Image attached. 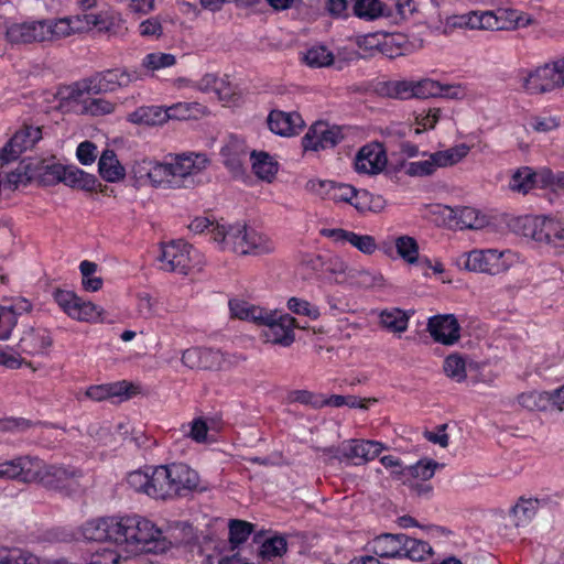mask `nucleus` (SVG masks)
<instances>
[{
  "instance_id": "f257e3e1",
  "label": "nucleus",
  "mask_w": 564,
  "mask_h": 564,
  "mask_svg": "<svg viewBox=\"0 0 564 564\" xmlns=\"http://www.w3.org/2000/svg\"><path fill=\"white\" fill-rule=\"evenodd\" d=\"M118 544L128 553L162 552L166 549L163 532L152 521L140 516L119 517Z\"/></svg>"
},
{
  "instance_id": "f03ea898",
  "label": "nucleus",
  "mask_w": 564,
  "mask_h": 564,
  "mask_svg": "<svg viewBox=\"0 0 564 564\" xmlns=\"http://www.w3.org/2000/svg\"><path fill=\"white\" fill-rule=\"evenodd\" d=\"M213 240L218 242L223 250L239 254L263 256L272 253L275 249L273 240L268 235L245 224L214 227Z\"/></svg>"
},
{
  "instance_id": "7ed1b4c3",
  "label": "nucleus",
  "mask_w": 564,
  "mask_h": 564,
  "mask_svg": "<svg viewBox=\"0 0 564 564\" xmlns=\"http://www.w3.org/2000/svg\"><path fill=\"white\" fill-rule=\"evenodd\" d=\"M209 160L203 153H182L163 162L165 167L162 188H188L196 185V176L208 165Z\"/></svg>"
},
{
  "instance_id": "20e7f679",
  "label": "nucleus",
  "mask_w": 564,
  "mask_h": 564,
  "mask_svg": "<svg viewBox=\"0 0 564 564\" xmlns=\"http://www.w3.org/2000/svg\"><path fill=\"white\" fill-rule=\"evenodd\" d=\"M520 17L514 10L469 11L446 19V26L469 30H507L518 26Z\"/></svg>"
},
{
  "instance_id": "39448f33",
  "label": "nucleus",
  "mask_w": 564,
  "mask_h": 564,
  "mask_svg": "<svg viewBox=\"0 0 564 564\" xmlns=\"http://www.w3.org/2000/svg\"><path fill=\"white\" fill-rule=\"evenodd\" d=\"M199 476L186 464L159 466L156 490L162 500L186 496L198 487Z\"/></svg>"
},
{
  "instance_id": "423d86ee",
  "label": "nucleus",
  "mask_w": 564,
  "mask_h": 564,
  "mask_svg": "<svg viewBox=\"0 0 564 564\" xmlns=\"http://www.w3.org/2000/svg\"><path fill=\"white\" fill-rule=\"evenodd\" d=\"M53 296L61 310L73 319L89 323L104 321L105 312L100 306L83 300L73 291L57 289Z\"/></svg>"
},
{
  "instance_id": "0eeeda50",
  "label": "nucleus",
  "mask_w": 564,
  "mask_h": 564,
  "mask_svg": "<svg viewBox=\"0 0 564 564\" xmlns=\"http://www.w3.org/2000/svg\"><path fill=\"white\" fill-rule=\"evenodd\" d=\"M260 325L265 327L262 337L267 343L289 347L295 340L294 329L297 324L290 314L268 311Z\"/></svg>"
},
{
  "instance_id": "6e6552de",
  "label": "nucleus",
  "mask_w": 564,
  "mask_h": 564,
  "mask_svg": "<svg viewBox=\"0 0 564 564\" xmlns=\"http://www.w3.org/2000/svg\"><path fill=\"white\" fill-rule=\"evenodd\" d=\"M35 481L41 482L44 487L70 495L76 492L79 485V474L77 470H69L59 466H46L40 459L39 477Z\"/></svg>"
},
{
  "instance_id": "1a4fd4ad",
  "label": "nucleus",
  "mask_w": 564,
  "mask_h": 564,
  "mask_svg": "<svg viewBox=\"0 0 564 564\" xmlns=\"http://www.w3.org/2000/svg\"><path fill=\"white\" fill-rule=\"evenodd\" d=\"M503 253L496 249L471 250L463 253L458 258V264L468 271L482 272L488 274H499L507 270V264L502 260Z\"/></svg>"
},
{
  "instance_id": "9d476101",
  "label": "nucleus",
  "mask_w": 564,
  "mask_h": 564,
  "mask_svg": "<svg viewBox=\"0 0 564 564\" xmlns=\"http://www.w3.org/2000/svg\"><path fill=\"white\" fill-rule=\"evenodd\" d=\"M192 246L183 240H173L161 245L158 258L160 269L166 272L186 274L192 265Z\"/></svg>"
},
{
  "instance_id": "9b49d317",
  "label": "nucleus",
  "mask_w": 564,
  "mask_h": 564,
  "mask_svg": "<svg viewBox=\"0 0 564 564\" xmlns=\"http://www.w3.org/2000/svg\"><path fill=\"white\" fill-rule=\"evenodd\" d=\"M383 448V445L377 441L348 440L343 442L337 448L328 449V452L339 460H354L355 465H359L378 457Z\"/></svg>"
},
{
  "instance_id": "f8f14e48",
  "label": "nucleus",
  "mask_w": 564,
  "mask_h": 564,
  "mask_svg": "<svg viewBox=\"0 0 564 564\" xmlns=\"http://www.w3.org/2000/svg\"><path fill=\"white\" fill-rule=\"evenodd\" d=\"M140 78L137 72H129L126 68L107 69L96 73L88 78V89L94 95L112 93L119 88L127 87Z\"/></svg>"
},
{
  "instance_id": "ddd939ff",
  "label": "nucleus",
  "mask_w": 564,
  "mask_h": 564,
  "mask_svg": "<svg viewBox=\"0 0 564 564\" xmlns=\"http://www.w3.org/2000/svg\"><path fill=\"white\" fill-rule=\"evenodd\" d=\"M343 139L340 127L318 121L310 127L302 139V144L305 151H319L336 147Z\"/></svg>"
},
{
  "instance_id": "4468645a",
  "label": "nucleus",
  "mask_w": 564,
  "mask_h": 564,
  "mask_svg": "<svg viewBox=\"0 0 564 564\" xmlns=\"http://www.w3.org/2000/svg\"><path fill=\"white\" fill-rule=\"evenodd\" d=\"M40 459L32 456H19L0 463V479L34 482L39 477Z\"/></svg>"
},
{
  "instance_id": "2eb2a0df",
  "label": "nucleus",
  "mask_w": 564,
  "mask_h": 564,
  "mask_svg": "<svg viewBox=\"0 0 564 564\" xmlns=\"http://www.w3.org/2000/svg\"><path fill=\"white\" fill-rule=\"evenodd\" d=\"M42 138L37 127H25L17 131L11 139L0 148V166L17 160L24 151L33 148Z\"/></svg>"
},
{
  "instance_id": "dca6fc26",
  "label": "nucleus",
  "mask_w": 564,
  "mask_h": 564,
  "mask_svg": "<svg viewBox=\"0 0 564 564\" xmlns=\"http://www.w3.org/2000/svg\"><path fill=\"white\" fill-rule=\"evenodd\" d=\"M427 330L436 343L445 346H452L460 338V326L453 314L430 317Z\"/></svg>"
},
{
  "instance_id": "f3484780",
  "label": "nucleus",
  "mask_w": 564,
  "mask_h": 564,
  "mask_svg": "<svg viewBox=\"0 0 564 564\" xmlns=\"http://www.w3.org/2000/svg\"><path fill=\"white\" fill-rule=\"evenodd\" d=\"M119 517L93 519L82 527V534L87 541L112 542L118 544Z\"/></svg>"
},
{
  "instance_id": "a211bd4d",
  "label": "nucleus",
  "mask_w": 564,
  "mask_h": 564,
  "mask_svg": "<svg viewBox=\"0 0 564 564\" xmlns=\"http://www.w3.org/2000/svg\"><path fill=\"white\" fill-rule=\"evenodd\" d=\"M181 360L189 369L219 370L225 362V356L220 350L194 347L186 349Z\"/></svg>"
},
{
  "instance_id": "6ab92c4d",
  "label": "nucleus",
  "mask_w": 564,
  "mask_h": 564,
  "mask_svg": "<svg viewBox=\"0 0 564 564\" xmlns=\"http://www.w3.org/2000/svg\"><path fill=\"white\" fill-rule=\"evenodd\" d=\"M531 238L539 242L564 246V221L549 216H536L532 223Z\"/></svg>"
},
{
  "instance_id": "aec40b11",
  "label": "nucleus",
  "mask_w": 564,
  "mask_h": 564,
  "mask_svg": "<svg viewBox=\"0 0 564 564\" xmlns=\"http://www.w3.org/2000/svg\"><path fill=\"white\" fill-rule=\"evenodd\" d=\"M45 32L42 21H29L11 23L6 26V40L12 45L30 44L45 41Z\"/></svg>"
},
{
  "instance_id": "412c9836",
  "label": "nucleus",
  "mask_w": 564,
  "mask_h": 564,
  "mask_svg": "<svg viewBox=\"0 0 564 564\" xmlns=\"http://www.w3.org/2000/svg\"><path fill=\"white\" fill-rule=\"evenodd\" d=\"M387 163V156L382 147L378 143L364 145L355 160V169L359 173L376 174L382 171Z\"/></svg>"
},
{
  "instance_id": "4be33fe9",
  "label": "nucleus",
  "mask_w": 564,
  "mask_h": 564,
  "mask_svg": "<svg viewBox=\"0 0 564 564\" xmlns=\"http://www.w3.org/2000/svg\"><path fill=\"white\" fill-rule=\"evenodd\" d=\"M403 541H406V535L403 533H383L368 542L367 550L378 557L401 558Z\"/></svg>"
},
{
  "instance_id": "5701e85b",
  "label": "nucleus",
  "mask_w": 564,
  "mask_h": 564,
  "mask_svg": "<svg viewBox=\"0 0 564 564\" xmlns=\"http://www.w3.org/2000/svg\"><path fill=\"white\" fill-rule=\"evenodd\" d=\"M321 235L335 242H348L365 254H372L377 250L376 239L370 235H358L341 228H324L321 230Z\"/></svg>"
},
{
  "instance_id": "b1692460",
  "label": "nucleus",
  "mask_w": 564,
  "mask_h": 564,
  "mask_svg": "<svg viewBox=\"0 0 564 564\" xmlns=\"http://www.w3.org/2000/svg\"><path fill=\"white\" fill-rule=\"evenodd\" d=\"M304 120L297 112L272 110L268 116L269 129L282 137H291L300 133L304 128Z\"/></svg>"
},
{
  "instance_id": "393cba45",
  "label": "nucleus",
  "mask_w": 564,
  "mask_h": 564,
  "mask_svg": "<svg viewBox=\"0 0 564 564\" xmlns=\"http://www.w3.org/2000/svg\"><path fill=\"white\" fill-rule=\"evenodd\" d=\"M163 162L149 158L138 159L131 166L133 178L139 183L149 182L154 187H162V177L165 173Z\"/></svg>"
},
{
  "instance_id": "a878e982",
  "label": "nucleus",
  "mask_w": 564,
  "mask_h": 564,
  "mask_svg": "<svg viewBox=\"0 0 564 564\" xmlns=\"http://www.w3.org/2000/svg\"><path fill=\"white\" fill-rule=\"evenodd\" d=\"M562 88L555 62L545 63L531 73V93L544 94Z\"/></svg>"
},
{
  "instance_id": "bb28decb",
  "label": "nucleus",
  "mask_w": 564,
  "mask_h": 564,
  "mask_svg": "<svg viewBox=\"0 0 564 564\" xmlns=\"http://www.w3.org/2000/svg\"><path fill=\"white\" fill-rule=\"evenodd\" d=\"M220 154L224 164L232 173H240L248 155V148L243 139L230 135L221 148Z\"/></svg>"
},
{
  "instance_id": "cd10ccee",
  "label": "nucleus",
  "mask_w": 564,
  "mask_h": 564,
  "mask_svg": "<svg viewBox=\"0 0 564 564\" xmlns=\"http://www.w3.org/2000/svg\"><path fill=\"white\" fill-rule=\"evenodd\" d=\"M53 339L45 328H32L20 339V348L29 355H43L52 346Z\"/></svg>"
},
{
  "instance_id": "c85d7f7f",
  "label": "nucleus",
  "mask_w": 564,
  "mask_h": 564,
  "mask_svg": "<svg viewBox=\"0 0 564 564\" xmlns=\"http://www.w3.org/2000/svg\"><path fill=\"white\" fill-rule=\"evenodd\" d=\"M159 476V466L153 469L152 474L135 470L128 475V485L138 492H143L154 499H161L156 490V477Z\"/></svg>"
},
{
  "instance_id": "c756f323",
  "label": "nucleus",
  "mask_w": 564,
  "mask_h": 564,
  "mask_svg": "<svg viewBox=\"0 0 564 564\" xmlns=\"http://www.w3.org/2000/svg\"><path fill=\"white\" fill-rule=\"evenodd\" d=\"M100 176L107 182H119L124 178L126 170L120 164L113 150L106 149L98 162Z\"/></svg>"
},
{
  "instance_id": "7c9ffc66",
  "label": "nucleus",
  "mask_w": 564,
  "mask_h": 564,
  "mask_svg": "<svg viewBox=\"0 0 564 564\" xmlns=\"http://www.w3.org/2000/svg\"><path fill=\"white\" fill-rule=\"evenodd\" d=\"M169 120V115L162 106H142L128 116V121L134 124L159 126Z\"/></svg>"
},
{
  "instance_id": "2f4dec72",
  "label": "nucleus",
  "mask_w": 564,
  "mask_h": 564,
  "mask_svg": "<svg viewBox=\"0 0 564 564\" xmlns=\"http://www.w3.org/2000/svg\"><path fill=\"white\" fill-rule=\"evenodd\" d=\"M352 10L356 17L367 21L392 17V9L380 0H356Z\"/></svg>"
},
{
  "instance_id": "473e14b6",
  "label": "nucleus",
  "mask_w": 564,
  "mask_h": 564,
  "mask_svg": "<svg viewBox=\"0 0 564 564\" xmlns=\"http://www.w3.org/2000/svg\"><path fill=\"white\" fill-rule=\"evenodd\" d=\"M229 310L232 317L253 322L259 325L268 312L267 310L260 306L253 305L247 301L239 299H234L229 301Z\"/></svg>"
},
{
  "instance_id": "72a5a7b5",
  "label": "nucleus",
  "mask_w": 564,
  "mask_h": 564,
  "mask_svg": "<svg viewBox=\"0 0 564 564\" xmlns=\"http://www.w3.org/2000/svg\"><path fill=\"white\" fill-rule=\"evenodd\" d=\"M252 171L264 181H271L278 172V163L267 152L252 151L250 153Z\"/></svg>"
},
{
  "instance_id": "f704fd0d",
  "label": "nucleus",
  "mask_w": 564,
  "mask_h": 564,
  "mask_svg": "<svg viewBox=\"0 0 564 564\" xmlns=\"http://www.w3.org/2000/svg\"><path fill=\"white\" fill-rule=\"evenodd\" d=\"M380 324L392 333H403L408 329L410 316L400 308L383 310L380 313Z\"/></svg>"
},
{
  "instance_id": "c9c22d12",
  "label": "nucleus",
  "mask_w": 564,
  "mask_h": 564,
  "mask_svg": "<svg viewBox=\"0 0 564 564\" xmlns=\"http://www.w3.org/2000/svg\"><path fill=\"white\" fill-rule=\"evenodd\" d=\"M62 182L70 187H77L85 191L95 188L96 177L74 165L65 166Z\"/></svg>"
},
{
  "instance_id": "e433bc0d",
  "label": "nucleus",
  "mask_w": 564,
  "mask_h": 564,
  "mask_svg": "<svg viewBox=\"0 0 564 564\" xmlns=\"http://www.w3.org/2000/svg\"><path fill=\"white\" fill-rule=\"evenodd\" d=\"M451 87H444L438 82L424 78L421 80H414L413 84V98H432L440 96L455 97L457 93L448 94Z\"/></svg>"
},
{
  "instance_id": "4c0bfd02",
  "label": "nucleus",
  "mask_w": 564,
  "mask_h": 564,
  "mask_svg": "<svg viewBox=\"0 0 564 564\" xmlns=\"http://www.w3.org/2000/svg\"><path fill=\"white\" fill-rule=\"evenodd\" d=\"M196 87L204 93L215 91L220 100H229L232 90L224 79L215 74L204 75L196 84Z\"/></svg>"
},
{
  "instance_id": "58836bf2",
  "label": "nucleus",
  "mask_w": 564,
  "mask_h": 564,
  "mask_svg": "<svg viewBox=\"0 0 564 564\" xmlns=\"http://www.w3.org/2000/svg\"><path fill=\"white\" fill-rule=\"evenodd\" d=\"M469 152L465 143L457 144L449 149L432 153L434 164L437 167L452 166L462 161Z\"/></svg>"
},
{
  "instance_id": "ea45409f",
  "label": "nucleus",
  "mask_w": 564,
  "mask_h": 564,
  "mask_svg": "<svg viewBox=\"0 0 564 564\" xmlns=\"http://www.w3.org/2000/svg\"><path fill=\"white\" fill-rule=\"evenodd\" d=\"M360 213H379L386 206V200L381 195L372 194L366 189L357 191L352 205Z\"/></svg>"
},
{
  "instance_id": "a19ab883",
  "label": "nucleus",
  "mask_w": 564,
  "mask_h": 564,
  "mask_svg": "<svg viewBox=\"0 0 564 564\" xmlns=\"http://www.w3.org/2000/svg\"><path fill=\"white\" fill-rule=\"evenodd\" d=\"M302 62L313 68L327 67L334 62V54L323 45H314L302 56Z\"/></svg>"
},
{
  "instance_id": "79ce46f5",
  "label": "nucleus",
  "mask_w": 564,
  "mask_h": 564,
  "mask_svg": "<svg viewBox=\"0 0 564 564\" xmlns=\"http://www.w3.org/2000/svg\"><path fill=\"white\" fill-rule=\"evenodd\" d=\"M402 557L410 558L411 561H424L432 554V547L425 541L412 539L406 535V541H403Z\"/></svg>"
},
{
  "instance_id": "37998d69",
  "label": "nucleus",
  "mask_w": 564,
  "mask_h": 564,
  "mask_svg": "<svg viewBox=\"0 0 564 564\" xmlns=\"http://www.w3.org/2000/svg\"><path fill=\"white\" fill-rule=\"evenodd\" d=\"M0 564H43L42 558L31 551L13 547L0 556Z\"/></svg>"
},
{
  "instance_id": "c03bdc74",
  "label": "nucleus",
  "mask_w": 564,
  "mask_h": 564,
  "mask_svg": "<svg viewBox=\"0 0 564 564\" xmlns=\"http://www.w3.org/2000/svg\"><path fill=\"white\" fill-rule=\"evenodd\" d=\"M398 254L409 264L419 261V245L413 237L400 236L395 239Z\"/></svg>"
},
{
  "instance_id": "a18cd8bd",
  "label": "nucleus",
  "mask_w": 564,
  "mask_h": 564,
  "mask_svg": "<svg viewBox=\"0 0 564 564\" xmlns=\"http://www.w3.org/2000/svg\"><path fill=\"white\" fill-rule=\"evenodd\" d=\"M445 375L456 382H462L466 379V362L464 358L457 354L447 356L443 364Z\"/></svg>"
},
{
  "instance_id": "49530a36",
  "label": "nucleus",
  "mask_w": 564,
  "mask_h": 564,
  "mask_svg": "<svg viewBox=\"0 0 564 564\" xmlns=\"http://www.w3.org/2000/svg\"><path fill=\"white\" fill-rule=\"evenodd\" d=\"M456 218L460 228L466 229H480L487 224L486 216L473 207H463L458 210Z\"/></svg>"
},
{
  "instance_id": "de8ad7c7",
  "label": "nucleus",
  "mask_w": 564,
  "mask_h": 564,
  "mask_svg": "<svg viewBox=\"0 0 564 564\" xmlns=\"http://www.w3.org/2000/svg\"><path fill=\"white\" fill-rule=\"evenodd\" d=\"M45 32V41H54L62 37L69 36L73 31L70 26L69 18H63L55 21H42Z\"/></svg>"
},
{
  "instance_id": "09e8293b",
  "label": "nucleus",
  "mask_w": 564,
  "mask_h": 564,
  "mask_svg": "<svg viewBox=\"0 0 564 564\" xmlns=\"http://www.w3.org/2000/svg\"><path fill=\"white\" fill-rule=\"evenodd\" d=\"M286 541L282 536L267 539L259 549V555L267 561L280 557L286 552Z\"/></svg>"
},
{
  "instance_id": "8fccbe9b",
  "label": "nucleus",
  "mask_w": 564,
  "mask_h": 564,
  "mask_svg": "<svg viewBox=\"0 0 564 564\" xmlns=\"http://www.w3.org/2000/svg\"><path fill=\"white\" fill-rule=\"evenodd\" d=\"M116 104L104 98L87 97L84 100V107L80 109L82 113L90 116H105L115 111Z\"/></svg>"
},
{
  "instance_id": "3c124183",
  "label": "nucleus",
  "mask_w": 564,
  "mask_h": 564,
  "mask_svg": "<svg viewBox=\"0 0 564 564\" xmlns=\"http://www.w3.org/2000/svg\"><path fill=\"white\" fill-rule=\"evenodd\" d=\"M253 525L243 520H230L229 522V542L237 546L246 542L252 533Z\"/></svg>"
},
{
  "instance_id": "603ef678",
  "label": "nucleus",
  "mask_w": 564,
  "mask_h": 564,
  "mask_svg": "<svg viewBox=\"0 0 564 564\" xmlns=\"http://www.w3.org/2000/svg\"><path fill=\"white\" fill-rule=\"evenodd\" d=\"M348 275L356 285L365 289L381 286L384 281L382 274L368 270H351Z\"/></svg>"
},
{
  "instance_id": "864d4df0",
  "label": "nucleus",
  "mask_w": 564,
  "mask_h": 564,
  "mask_svg": "<svg viewBox=\"0 0 564 564\" xmlns=\"http://www.w3.org/2000/svg\"><path fill=\"white\" fill-rule=\"evenodd\" d=\"M176 63L173 54L155 52L150 53L142 59V66L149 70H159L165 67H171Z\"/></svg>"
},
{
  "instance_id": "5fc2aeb1",
  "label": "nucleus",
  "mask_w": 564,
  "mask_h": 564,
  "mask_svg": "<svg viewBox=\"0 0 564 564\" xmlns=\"http://www.w3.org/2000/svg\"><path fill=\"white\" fill-rule=\"evenodd\" d=\"M440 108H430L419 112L415 117V124L417 127L414 129V133L420 134L422 131L434 129L440 120Z\"/></svg>"
},
{
  "instance_id": "6e6d98bb",
  "label": "nucleus",
  "mask_w": 564,
  "mask_h": 564,
  "mask_svg": "<svg viewBox=\"0 0 564 564\" xmlns=\"http://www.w3.org/2000/svg\"><path fill=\"white\" fill-rule=\"evenodd\" d=\"M357 189L348 184H336L329 181L327 195L336 202H345L354 205Z\"/></svg>"
},
{
  "instance_id": "4d7b16f0",
  "label": "nucleus",
  "mask_w": 564,
  "mask_h": 564,
  "mask_svg": "<svg viewBox=\"0 0 564 564\" xmlns=\"http://www.w3.org/2000/svg\"><path fill=\"white\" fill-rule=\"evenodd\" d=\"M86 20V29L98 30L99 32L109 33L112 30L113 22L107 13H84Z\"/></svg>"
},
{
  "instance_id": "13d9d810",
  "label": "nucleus",
  "mask_w": 564,
  "mask_h": 564,
  "mask_svg": "<svg viewBox=\"0 0 564 564\" xmlns=\"http://www.w3.org/2000/svg\"><path fill=\"white\" fill-rule=\"evenodd\" d=\"M32 178L33 175L29 173L28 165L19 164L15 170L11 171L7 175L6 185H8L12 189H15L21 185H28Z\"/></svg>"
},
{
  "instance_id": "bf43d9fd",
  "label": "nucleus",
  "mask_w": 564,
  "mask_h": 564,
  "mask_svg": "<svg viewBox=\"0 0 564 564\" xmlns=\"http://www.w3.org/2000/svg\"><path fill=\"white\" fill-rule=\"evenodd\" d=\"M437 466L438 464L432 460H420L415 465L409 466L408 471L415 479L426 481L434 476Z\"/></svg>"
},
{
  "instance_id": "052dcab7",
  "label": "nucleus",
  "mask_w": 564,
  "mask_h": 564,
  "mask_svg": "<svg viewBox=\"0 0 564 564\" xmlns=\"http://www.w3.org/2000/svg\"><path fill=\"white\" fill-rule=\"evenodd\" d=\"M288 308L295 314H301L312 319H316L321 315L316 306L312 305L305 300L297 297H291L288 301Z\"/></svg>"
},
{
  "instance_id": "680f3d73",
  "label": "nucleus",
  "mask_w": 564,
  "mask_h": 564,
  "mask_svg": "<svg viewBox=\"0 0 564 564\" xmlns=\"http://www.w3.org/2000/svg\"><path fill=\"white\" fill-rule=\"evenodd\" d=\"M88 78L77 82L68 86L65 90V98L75 101L84 107V100L87 98L85 95H94L93 90L88 89Z\"/></svg>"
},
{
  "instance_id": "e2e57ef3",
  "label": "nucleus",
  "mask_w": 564,
  "mask_h": 564,
  "mask_svg": "<svg viewBox=\"0 0 564 564\" xmlns=\"http://www.w3.org/2000/svg\"><path fill=\"white\" fill-rule=\"evenodd\" d=\"M65 172V165L51 164L42 169L39 174L40 182L45 186H51L62 182L63 173Z\"/></svg>"
},
{
  "instance_id": "0e129e2a",
  "label": "nucleus",
  "mask_w": 564,
  "mask_h": 564,
  "mask_svg": "<svg viewBox=\"0 0 564 564\" xmlns=\"http://www.w3.org/2000/svg\"><path fill=\"white\" fill-rule=\"evenodd\" d=\"M512 192L527 195L529 193V167L522 166L513 172L509 182Z\"/></svg>"
},
{
  "instance_id": "69168bd1",
  "label": "nucleus",
  "mask_w": 564,
  "mask_h": 564,
  "mask_svg": "<svg viewBox=\"0 0 564 564\" xmlns=\"http://www.w3.org/2000/svg\"><path fill=\"white\" fill-rule=\"evenodd\" d=\"M436 166L432 154L427 160L411 162L408 165L406 173L411 176H426L435 172Z\"/></svg>"
},
{
  "instance_id": "338daca9",
  "label": "nucleus",
  "mask_w": 564,
  "mask_h": 564,
  "mask_svg": "<svg viewBox=\"0 0 564 564\" xmlns=\"http://www.w3.org/2000/svg\"><path fill=\"white\" fill-rule=\"evenodd\" d=\"M324 403L336 408L347 405L349 408L367 409L365 400H360L355 395L333 394Z\"/></svg>"
},
{
  "instance_id": "774afa93",
  "label": "nucleus",
  "mask_w": 564,
  "mask_h": 564,
  "mask_svg": "<svg viewBox=\"0 0 564 564\" xmlns=\"http://www.w3.org/2000/svg\"><path fill=\"white\" fill-rule=\"evenodd\" d=\"M198 104L178 102L169 108H165L169 119L187 120L192 117L193 109L197 108Z\"/></svg>"
}]
</instances>
